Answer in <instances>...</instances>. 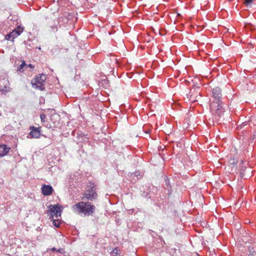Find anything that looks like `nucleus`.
I'll return each mask as SVG.
<instances>
[{"label": "nucleus", "mask_w": 256, "mask_h": 256, "mask_svg": "<svg viewBox=\"0 0 256 256\" xmlns=\"http://www.w3.org/2000/svg\"><path fill=\"white\" fill-rule=\"evenodd\" d=\"M96 207L90 202H80L72 206V212L84 216H92Z\"/></svg>", "instance_id": "nucleus-1"}, {"label": "nucleus", "mask_w": 256, "mask_h": 256, "mask_svg": "<svg viewBox=\"0 0 256 256\" xmlns=\"http://www.w3.org/2000/svg\"><path fill=\"white\" fill-rule=\"evenodd\" d=\"M118 253V248H114V250H112V254H114L115 256H116Z\"/></svg>", "instance_id": "nucleus-22"}, {"label": "nucleus", "mask_w": 256, "mask_h": 256, "mask_svg": "<svg viewBox=\"0 0 256 256\" xmlns=\"http://www.w3.org/2000/svg\"><path fill=\"white\" fill-rule=\"evenodd\" d=\"M164 183H165V186H166V187H164L165 188L168 190V192L171 193L172 186L170 185V180L166 176H164Z\"/></svg>", "instance_id": "nucleus-13"}, {"label": "nucleus", "mask_w": 256, "mask_h": 256, "mask_svg": "<svg viewBox=\"0 0 256 256\" xmlns=\"http://www.w3.org/2000/svg\"><path fill=\"white\" fill-rule=\"evenodd\" d=\"M77 134H78V136H80V137H82V136L80 134V135H79L78 133H77Z\"/></svg>", "instance_id": "nucleus-30"}, {"label": "nucleus", "mask_w": 256, "mask_h": 256, "mask_svg": "<svg viewBox=\"0 0 256 256\" xmlns=\"http://www.w3.org/2000/svg\"><path fill=\"white\" fill-rule=\"evenodd\" d=\"M248 125L249 126L252 127V126H250V122H242L241 124L242 126H245Z\"/></svg>", "instance_id": "nucleus-21"}, {"label": "nucleus", "mask_w": 256, "mask_h": 256, "mask_svg": "<svg viewBox=\"0 0 256 256\" xmlns=\"http://www.w3.org/2000/svg\"><path fill=\"white\" fill-rule=\"evenodd\" d=\"M248 256H256V246L254 244L252 246L248 247Z\"/></svg>", "instance_id": "nucleus-12"}, {"label": "nucleus", "mask_w": 256, "mask_h": 256, "mask_svg": "<svg viewBox=\"0 0 256 256\" xmlns=\"http://www.w3.org/2000/svg\"><path fill=\"white\" fill-rule=\"evenodd\" d=\"M72 15L70 14H66L64 15L60 16L56 20V22L58 24L59 27L68 23L69 20L71 19Z\"/></svg>", "instance_id": "nucleus-6"}, {"label": "nucleus", "mask_w": 256, "mask_h": 256, "mask_svg": "<svg viewBox=\"0 0 256 256\" xmlns=\"http://www.w3.org/2000/svg\"><path fill=\"white\" fill-rule=\"evenodd\" d=\"M254 0H245V4L246 5V6H250L253 3V2Z\"/></svg>", "instance_id": "nucleus-19"}, {"label": "nucleus", "mask_w": 256, "mask_h": 256, "mask_svg": "<svg viewBox=\"0 0 256 256\" xmlns=\"http://www.w3.org/2000/svg\"><path fill=\"white\" fill-rule=\"evenodd\" d=\"M9 82L6 78L0 79V90L7 92L9 90Z\"/></svg>", "instance_id": "nucleus-7"}, {"label": "nucleus", "mask_w": 256, "mask_h": 256, "mask_svg": "<svg viewBox=\"0 0 256 256\" xmlns=\"http://www.w3.org/2000/svg\"><path fill=\"white\" fill-rule=\"evenodd\" d=\"M210 108L212 114L219 116H220L224 112L222 100H212L210 104Z\"/></svg>", "instance_id": "nucleus-2"}, {"label": "nucleus", "mask_w": 256, "mask_h": 256, "mask_svg": "<svg viewBox=\"0 0 256 256\" xmlns=\"http://www.w3.org/2000/svg\"><path fill=\"white\" fill-rule=\"evenodd\" d=\"M230 164H236L237 162H238V161L235 160L234 159H232V160H230Z\"/></svg>", "instance_id": "nucleus-23"}, {"label": "nucleus", "mask_w": 256, "mask_h": 256, "mask_svg": "<svg viewBox=\"0 0 256 256\" xmlns=\"http://www.w3.org/2000/svg\"><path fill=\"white\" fill-rule=\"evenodd\" d=\"M48 208V210L47 211V214H50V218H53L54 216L56 218L60 216L62 212V206L58 204L50 205Z\"/></svg>", "instance_id": "nucleus-5"}, {"label": "nucleus", "mask_w": 256, "mask_h": 256, "mask_svg": "<svg viewBox=\"0 0 256 256\" xmlns=\"http://www.w3.org/2000/svg\"><path fill=\"white\" fill-rule=\"evenodd\" d=\"M213 100H222L221 90L219 87H216L212 90Z\"/></svg>", "instance_id": "nucleus-8"}, {"label": "nucleus", "mask_w": 256, "mask_h": 256, "mask_svg": "<svg viewBox=\"0 0 256 256\" xmlns=\"http://www.w3.org/2000/svg\"><path fill=\"white\" fill-rule=\"evenodd\" d=\"M18 36L14 32H10L5 36V39L8 40H13L14 38Z\"/></svg>", "instance_id": "nucleus-14"}, {"label": "nucleus", "mask_w": 256, "mask_h": 256, "mask_svg": "<svg viewBox=\"0 0 256 256\" xmlns=\"http://www.w3.org/2000/svg\"><path fill=\"white\" fill-rule=\"evenodd\" d=\"M28 68H34V66L32 64H26V68L27 70Z\"/></svg>", "instance_id": "nucleus-24"}, {"label": "nucleus", "mask_w": 256, "mask_h": 256, "mask_svg": "<svg viewBox=\"0 0 256 256\" xmlns=\"http://www.w3.org/2000/svg\"><path fill=\"white\" fill-rule=\"evenodd\" d=\"M38 49H39V50H40V49H41L40 47H39V48H38Z\"/></svg>", "instance_id": "nucleus-31"}, {"label": "nucleus", "mask_w": 256, "mask_h": 256, "mask_svg": "<svg viewBox=\"0 0 256 256\" xmlns=\"http://www.w3.org/2000/svg\"><path fill=\"white\" fill-rule=\"evenodd\" d=\"M40 118L41 119V121L42 122H45V120L46 119V116L44 114H41L40 115Z\"/></svg>", "instance_id": "nucleus-20"}, {"label": "nucleus", "mask_w": 256, "mask_h": 256, "mask_svg": "<svg viewBox=\"0 0 256 256\" xmlns=\"http://www.w3.org/2000/svg\"><path fill=\"white\" fill-rule=\"evenodd\" d=\"M29 128H36L34 126H30Z\"/></svg>", "instance_id": "nucleus-29"}, {"label": "nucleus", "mask_w": 256, "mask_h": 256, "mask_svg": "<svg viewBox=\"0 0 256 256\" xmlns=\"http://www.w3.org/2000/svg\"><path fill=\"white\" fill-rule=\"evenodd\" d=\"M58 23L56 24L54 22V24L50 26V30L51 32H54L58 30Z\"/></svg>", "instance_id": "nucleus-17"}, {"label": "nucleus", "mask_w": 256, "mask_h": 256, "mask_svg": "<svg viewBox=\"0 0 256 256\" xmlns=\"http://www.w3.org/2000/svg\"><path fill=\"white\" fill-rule=\"evenodd\" d=\"M63 250L62 248H60L58 250H57V252L60 253H62Z\"/></svg>", "instance_id": "nucleus-25"}, {"label": "nucleus", "mask_w": 256, "mask_h": 256, "mask_svg": "<svg viewBox=\"0 0 256 256\" xmlns=\"http://www.w3.org/2000/svg\"><path fill=\"white\" fill-rule=\"evenodd\" d=\"M50 250L52 251H53V252H54V251H56L57 252V249L56 248H53Z\"/></svg>", "instance_id": "nucleus-26"}, {"label": "nucleus", "mask_w": 256, "mask_h": 256, "mask_svg": "<svg viewBox=\"0 0 256 256\" xmlns=\"http://www.w3.org/2000/svg\"><path fill=\"white\" fill-rule=\"evenodd\" d=\"M98 195L94 186H90L87 188L83 194L82 200L93 201L97 199Z\"/></svg>", "instance_id": "nucleus-4"}, {"label": "nucleus", "mask_w": 256, "mask_h": 256, "mask_svg": "<svg viewBox=\"0 0 256 256\" xmlns=\"http://www.w3.org/2000/svg\"><path fill=\"white\" fill-rule=\"evenodd\" d=\"M54 189L50 185L44 184L42 188V192L43 195L46 196L50 195L52 193Z\"/></svg>", "instance_id": "nucleus-9"}, {"label": "nucleus", "mask_w": 256, "mask_h": 256, "mask_svg": "<svg viewBox=\"0 0 256 256\" xmlns=\"http://www.w3.org/2000/svg\"><path fill=\"white\" fill-rule=\"evenodd\" d=\"M150 132V130H148L144 131V133L146 134H148Z\"/></svg>", "instance_id": "nucleus-27"}, {"label": "nucleus", "mask_w": 256, "mask_h": 256, "mask_svg": "<svg viewBox=\"0 0 256 256\" xmlns=\"http://www.w3.org/2000/svg\"><path fill=\"white\" fill-rule=\"evenodd\" d=\"M75 132H76V130H74L72 132V134L73 136H74L75 135Z\"/></svg>", "instance_id": "nucleus-28"}, {"label": "nucleus", "mask_w": 256, "mask_h": 256, "mask_svg": "<svg viewBox=\"0 0 256 256\" xmlns=\"http://www.w3.org/2000/svg\"><path fill=\"white\" fill-rule=\"evenodd\" d=\"M28 136V138H38L41 135L40 129H32Z\"/></svg>", "instance_id": "nucleus-11"}, {"label": "nucleus", "mask_w": 256, "mask_h": 256, "mask_svg": "<svg viewBox=\"0 0 256 256\" xmlns=\"http://www.w3.org/2000/svg\"><path fill=\"white\" fill-rule=\"evenodd\" d=\"M52 224L56 227L58 228L60 226V222L58 220H53Z\"/></svg>", "instance_id": "nucleus-18"}, {"label": "nucleus", "mask_w": 256, "mask_h": 256, "mask_svg": "<svg viewBox=\"0 0 256 256\" xmlns=\"http://www.w3.org/2000/svg\"><path fill=\"white\" fill-rule=\"evenodd\" d=\"M26 64L24 61L22 60V64L18 68L17 70L20 72H22L26 70Z\"/></svg>", "instance_id": "nucleus-16"}, {"label": "nucleus", "mask_w": 256, "mask_h": 256, "mask_svg": "<svg viewBox=\"0 0 256 256\" xmlns=\"http://www.w3.org/2000/svg\"><path fill=\"white\" fill-rule=\"evenodd\" d=\"M46 79V75L44 74H40L39 76L34 78L31 84L32 87L40 90H44L45 89V82Z\"/></svg>", "instance_id": "nucleus-3"}, {"label": "nucleus", "mask_w": 256, "mask_h": 256, "mask_svg": "<svg viewBox=\"0 0 256 256\" xmlns=\"http://www.w3.org/2000/svg\"><path fill=\"white\" fill-rule=\"evenodd\" d=\"M10 148L6 144H0V158L6 156Z\"/></svg>", "instance_id": "nucleus-10"}, {"label": "nucleus", "mask_w": 256, "mask_h": 256, "mask_svg": "<svg viewBox=\"0 0 256 256\" xmlns=\"http://www.w3.org/2000/svg\"><path fill=\"white\" fill-rule=\"evenodd\" d=\"M24 31V28L21 26H18L15 28L12 32H14L16 35L19 36Z\"/></svg>", "instance_id": "nucleus-15"}]
</instances>
